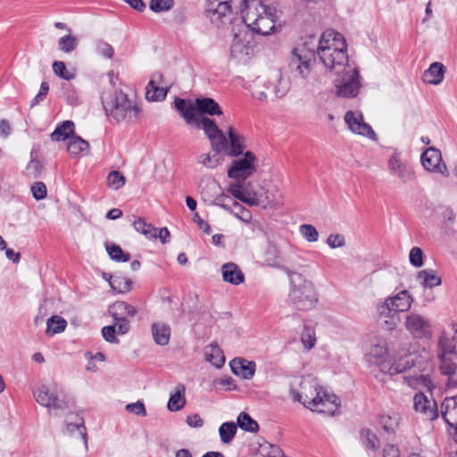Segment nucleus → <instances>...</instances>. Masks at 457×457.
<instances>
[{
	"instance_id": "f257e3e1",
	"label": "nucleus",
	"mask_w": 457,
	"mask_h": 457,
	"mask_svg": "<svg viewBox=\"0 0 457 457\" xmlns=\"http://www.w3.org/2000/svg\"><path fill=\"white\" fill-rule=\"evenodd\" d=\"M433 363L431 354L422 349L418 353H410L394 361L386 370V373L393 376L403 373L404 382L411 388L417 390L434 388L431 378Z\"/></svg>"
},
{
	"instance_id": "f03ea898",
	"label": "nucleus",
	"mask_w": 457,
	"mask_h": 457,
	"mask_svg": "<svg viewBox=\"0 0 457 457\" xmlns=\"http://www.w3.org/2000/svg\"><path fill=\"white\" fill-rule=\"evenodd\" d=\"M289 394L294 402L302 403L312 411L333 416L340 407L338 397L320 386L312 376L303 378L297 387L291 386Z\"/></svg>"
},
{
	"instance_id": "7ed1b4c3",
	"label": "nucleus",
	"mask_w": 457,
	"mask_h": 457,
	"mask_svg": "<svg viewBox=\"0 0 457 457\" xmlns=\"http://www.w3.org/2000/svg\"><path fill=\"white\" fill-rule=\"evenodd\" d=\"M242 13L245 24L260 35H270L275 29L277 11L261 0H244Z\"/></svg>"
},
{
	"instance_id": "20e7f679",
	"label": "nucleus",
	"mask_w": 457,
	"mask_h": 457,
	"mask_svg": "<svg viewBox=\"0 0 457 457\" xmlns=\"http://www.w3.org/2000/svg\"><path fill=\"white\" fill-rule=\"evenodd\" d=\"M290 283L291 288L288 294L290 304L303 312L313 309L319 301L314 284L297 272L290 275Z\"/></svg>"
},
{
	"instance_id": "39448f33",
	"label": "nucleus",
	"mask_w": 457,
	"mask_h": 457,
	"mask_svg": "<svg viewBox=\"0 0 457 457\" xmlns=\"http://www.w3.org/2000/svg\"><path fill=\"white\" fill-rule=\"evenodd\" d=\"M290 89L289 79L280 73H274L268 79H257L252 86V96L260 102L267 103L281 99Z\"/></svg>"
},
{
	"instance_id": "423d86ee",
	"label": "nucleus",
	"mask_w": 457,
	"mask_h": 457,
	"mask_svg": "<svg viewBox=\"0 0 457 457\" xmlns=\"http://www.w3.org/2000/svg\"><path fill=\"white\" fill-rule=\"evenodd\" d=\"M102 101L106 113L117 121L133 120L138 115L139 108L122 91H115L112 95L103 97Z\"/></svg>"
},
{
	"instance_id": "0eeeda50",
	"label": "nucleus",
	"mask_w": 457,
	"mask_h": 457,
	"mask_svg": "<svg viewBox=\"0 0 457 457\" xmlns=\"http://www.w3.org/2000/svg\"><path fill=\"white\" fill-rule=\"evenodd\" d=\"M36 402L47 409L50 415H57L68 408L67 403L60 396L59 389L54 383H43L34 391Z\"/></svg>"
},
{
	"instance_id": "6e6552de",
	"label": "nucleus",
	"mask_w": 457,
	"mask_h": 457,
	"mask_svg": "<svg viewBox=\"0 0 457 457\" xmlns=\"http://www.w3.org/2000/svg\"><path fill=\"white\" fill-rule=\"evenodd\" d=\"M413 303L412 295L405 289L395 295L386 297L382 304L378 306V312L381 319L391 318L390 328H395L397 312H408Z\"/></svg>"
},
{
	"instance_id": "1a4fd4ad",
	"label": "nucleus",
	"mask_w": 457,
	"mask_h": 457,
	"mask_svg": "<svg viewBox=\"0 0 457 457\" xmlns=\"http://www.w3.org/2000/svg\"><path fill=\"white\" fill-rule=\"evenodd\" d=\"M334 80L336 94L343 98H353L359 94L361 87V76L357 67L350 66L342 73L335 74Z\"/></svg>"
},
{
	"instance_id": "9d476101",
	"label": "nucleus",
	"mask_w": 457,
	"mask_h": 457,
	"mask_svg": "<svg viewBox=\"0 0 457 457\" xmlns=\"http://www.w3.org/2000/svg\"><path fill=\"white\" fill-rule=\"evenodd\" d=\"M347 51L345 39L342 34L333 29L324 31L319 40L317 54L320 58L328 60L331 54L343 56V52Z\"/></svg>"
},
{
	"instance_id": "9b49d317",
	"label": "nucleus",
	"mask_w": 457,
	"mask_h": 457,
	"mask_svg": "<svg viewBox=\"0 0 457 457\" xmlns=\"http://www.w3.org/2000/svg\"><path fill=\"white\" fill-rule=\"evenodd\" d=\"M404 328L414 338H430L433 335L431 320L417 312H409L404 318Z\"/></svg>"
},
{
	"instance_id": "f8f14e48",
	"label": "nucleus",
	"mask_w": 457,
	"mask_h": 457,
	"mask_svg": "<svg viewBox=\"0 0 457 457\" xmlns=\"http://www.w3.org/2000/svg\"><path fill=\"white\" fill-rule=\"evenodd\" d=\"M194 127L204 130L211 141L212 151H225L228 146V139L214 120L201 116Z\"/></svg>"
},
{
	"instance_id": "ddd939ff",
	"label": "nucleus",
	"mask_w": 457,
	"mask_h": 457,
	"mask_svg": "<svg viewBox=\"0 0 457 457\" xmlns=\"http://www.w3.org/2000/svg\"><path fill=\"white\" fill-rule=\"evenodd\" d=\"M256 156L250 151H247L242 158L233 161L232 165L228 170V176L236 180H245L256 171Z\"/></svg>"
},
{
	"instance_id": "4468645a",
	"label": "nucleus",
	"mask_w": 457,
	"mask_h": 457,
	"mask_svg": "<svg viewBox=\"0 0 457 457\" xmlns=\"http://www.w3.org/2000/svg\"><path fill=\"white\" fill-rule=\"evenodd\" d=\"M205 12L211 22L217 27L231 21L232 8L228 0H207Z\"/></svg>"
},
{
	"instance_id": "2eb2a0df",
	"label": "nucleus",
	"mask_w": 457,
	"mask_h": 457,
	"mask_svg": "<svg viewBox=\"0 0 457 457\" xmlns=\"http://www.w3.org/2000/svg\"><path fill=\"white\" fill-rule=\"evenodd\" d=\"M367 361L380 367V370L386 373L391 364L386 363L387 356L386 343L384 338L373 337L365 348Z\"/></svg>"
},
{
	"instance_id": "dca6fc26",
	"label": "nucleus",
	"mask_w": 457,
	"mask_h": 457,
	"mask_svg": "<svg viewBox=\"0 0 457 457\" xmlns=\"http://www.w3.org/2000/svg\"><path fill=\"white\" fill-rule=\"evenodd\" d=\"M314 50L306 49L305 46H298L293 50L290 65L302 79H307L311 74L313 62Z\"/></svg>"
},
{
	"instance_id": "f3484780",
	"label": "nucleus",
	"mask_w": 457,
	"mask_h": 457,
	"mask_svg": "<svg viewBox=\"0 0 457 457\" xmlns=\"http://www.w3.org/2000/svg\"><path fill=\"white\" fill-rule=\"evenodd\" d=\"M345 122L352 133L361 137H366L371 140H376V133L372 128L364 121L361 112L348 111L344 117Z\"/></svg>"
},
{
	"instance_id": "a211bd4d",
	"label": "nucleus",
	"mask_w": 457,
	"mask_h": 457,
	"mask_svg": "<svg viewBox=\"0 0 457 457\" xmlns=\"http://www.w3.org/2000/svg\"><path fill=\"white\" fill-rule=\"evenodd\" d=\"M247 32L238 30L233 32V39L230 46V55L238 62H246L253 54V46L247 40Z\"/></svg>"
},
{
	"instance_id": "6ab92c4d",
	"label": "nucleus",
	"mask_w": 457,
	"mask_h": 457,
	"mask_svg": "<svg viewBox=\"0 0 457 457\" xmlns=\"http://www.w3.org/2000/svg\"><path fill=\"white\" fill-rule=\"evenodd\" d=\"M388 170L390 173L397 177L401 182L407 184L415 179L412 168L395 153L388 160Z\"/></svg>"
},
{
	"instance_id": "aec40b11",
	"label": "nucleus",
	"mask_w": 457,
	"mask_h": 457,
	"mask_svg": "<svg viewBox=\"0 0 457 457\" xmlns=\"http://www.w3.org/2000/svg\"><path fill=\"white\" fill-rule=\"evenodd\" d=\"M421 162L427 170L448 176L447 167L442 162L441 152L438 149L435 147L428 148L421 155Z\"/></svg>"
},
{
	"instance_id": "412c9836",
	"label": "nucleus",
	"mask_w": 457,
	"mask_h": 457,
	"mask_svg": "<svg viewBox=\"0 0 457 457\" xmlns=\"http://www.w3.org/2000/svg\"><path fill=\"white\" fill-rule=\"evenodd\" d=\"M244 181L245 180H237L235 183H230L227 188V192L236 199L250 206L261 205L262 201L258 197V195L246 190Z\"/></svg>"
},
{
	"instance_id": "4be33fe9",
	"label": "nucleus",
	"mask_w": 457,
	"mask_h": 457,
	"mask_svg": "<svg viewBox=\"0 0 457 457\" xmlns=\"http://www.w3.org/2000/svg\"><path fill=\"white\" fill-rule=\"evenodd\" d=\"M413 408L426 420H433L437 418L436 403L428 399L423 393H417L413 397Z\"/></svg>"
},
{
	"instance_id": "5701e85b",
	"label": "nucleus",
	"mask_w": 457,
	"mask_h": 457,
	"mask_svg": "<svg viewBox=\"0 0 457 457\" xmlns=\"http://www.w3.org/2000/svg\"><path fill=\"white\" fill-rule=\"evenodd\" d=\"M163 76L161 73H154L146 87L145 97L148 101L157 102L165 99L169 88L162 86Z\"/></svg>"
},
{
	"instance_id": "b1692460",
	"label": "nucleus",
	"mask_w": 457,
	"mask_h": 457,
	"mask_svg": "<svg viewBox=\"0 0 457 457\" xmlns=\"http://www.w3.org/2000/svg\"><path fill=\"white\" fill-rule=\"evenodd\" d=\"M175 107L188 125L195 126L201 115L198 114L196 105L181 98L175 99Z\"/></svg>"
},
{
	"instance_id": "393cba45",
	"label": "nucleus",
	"mask_w": 457,
	"mask_h": 457,
	"mask_svg": "<svg viewBox=\"0 0 457 457\" xmlns=\"http://www.w3.org/2000/svg\"><path fill=\"white\" fill-rule=\"evenodd\" d=\"M255 363L243 358H235L230 361V368L236 376L243 379H251L255 373Z\"/></svg>"
},
{
	"instance_id": "a878e982",
	"label": "nucleus",
	"mask_w": 457,
	"mask_h": 457,
	"mask_svg": "<svg viewBox=\"0 0 457 457\" xmlns=\"http://www.w3.org/2000/svg\"><path fill=\"white\" fill-rule=\"evenodd\" d=\"M320 62L325 68L333 74L342 73L345 69L350 67L347 51L343 52V56L331 54L330 58L328 60L321 59Z\"/></svg>"
},
{
	"instance_id": "bb28decb",
	"label": "nucleus",
	"mask_w": 457,
	"mask_h": 457,
	"mask_svg": "<svg viewBox=\"0 0 457 457\" xmlns=\"http://www.w3.org/2000/svg\"><path fill=\"white\" fill-rule=\"evenodd\" d=\"M441 413L452 428L457 427V395L446 397L441 404Z\"/></svg>"
},
{
	"instance_id": "cd10ccee",
	"label": "nucleus",
	"mask_w": 457,
	"mask_h": 457,
	"mask_svg": "<svg viewBox=\"0 0 457 457\" xmlns=\"http://www.w3.org/2000/svg\"><path fill=\"white\" fill-rule=\"evenodd\" d=\"M151 333L154 343L158 345H167L170 339V326L163 321H156L151 326Z\"/></svg>"
},
{
	"instance_id": "c85d7f7f",
	"label": "nucleus",
	"mask_w": 457,
	"mask_h": 457,
	"mask_svg": "<svg viewBox=\"0 0 457 457\" xmlns=\"http://www.w3.org/2000/svg\"><path fill=\"white\" fill-rule=\"evenodd\" d=\"M401 420L402 417L398 412L392 411L379 415L378 423L385 433L394 435L399 428Z\"/></svg>"
},
{
	"instance_id": "c756f323",
	"label": "nucleus",
	"mask_w": 457,
	"mask_h": 457,
	"mask_svg": "<svg viewBox=\"0 0 457 457\" xmlns=\"http://www.w3.org/2000/svg\"><path fill=\"white\" fill-rule=\"evenodd\" d=\"M223 280L232 285H239L244 282L245 276L240 268L234 262H227L221 267Z\"/></svg>"
},
{
	"instance_id": "7c9ffc66",
	"label": "nucleus",
	"mask_w": 457,
	"mask_h": 457,
	"mask_svg": "<svg viewBox=\"0 0 457 457\" xmlns=\"http://www.w3.org/2000/svg\"><path fill=\"white\" fill-rule=\"evenodd\" d=\"M196 110L198 114H207L210 116H221L223 114L219 104L212 98L203 97L195 99Z\"/></svg>"
},
{
	"instance_id": "2f4dec72",
	"label": "nucleus",
	"mask_w": 457,
	"mask_h": 457,
	"mask_svg": "<svg viewBox=\"0 0 457 457\" xmlns=\"http://www.w3.org/2000/svg\"><path fill=\"white\" fill-rule=\"evenodd\" d=\"M445 69L441 62H433L423 73L424 82L431 85L440 84L445 77Z\"/></svg>"
},
{
	"instance_id": "473e14b6",
	"label": "nucleus",
	"mask_w": 457,
	"mask_h": 457,
	"mask_svg": "<svg viewBox=\"0 0 457 457\" xmlns=\"http://www.w3.org/2000/svg\"><path fill=\"white\" fill-rule=\"evenodd\" d=\"M186 387L179 384L175 387L174 393L170 394L167 408L170 411H178L186 405Z\"/></svg>"
},
{
	"instance_id": "72a5a7b5",
	"label": "nucleus",
	"mask_w": 457,
	"mask_h": 457,
	"mask_svg": "<svg viewBox=\"0 0 457 457\" xmlns=\"http://www.w3.org/2000/svg\"><path fill=\"white\" fill-rule=\"evenodd\" d=\"M220 187L215 180H208L200 184V195L202 200L209 205H212L214 197L220 191Z\"/></svg>"
},
{
	"instance_id": "f704fd0d",
	"label": "nucleus",
	"mask_w": 457,
	"mask_h": 457,
	"mask_svg": "<svg viewBox=\"0 0 457 457\" xmlns=\"http://www.w3.org/2000/svg\"><path fill=\"white\" fill-rule=\"evenodd\" d=\"M109 312L114 320L128 319L133 317L136 310L125 302H116L109 308Z\"/></svg>"
},
{
	"instance_id": "c9c22d12",
	"label": "nucleus",
	"mask_w": 457,
	"mask_h": 457,
	"mask_svg": "<svg viewBox=\"0 0 457 457\" xmlns=\"http://www.w3.org/2000/svg\"><path fill=\"white\" fill-rule=\"evenodd\" d=\"M227 139L229 141V147L228 145L225 149L228 151V154L230 156H239L243 153L244 149L242 137L236 134L233 128L229 127Z\"/></svg>"
},
{
	"instance_id": "e433bc0d",
	"label": "nucleus",
	"mask_w": 457,
	"mask_h": 457,
	"mask_svg": "<svg viewBox=\"0 0 457 457\" xmlns=\"http://www.w3.org/2000/svg\"><path fill=\"white\" fill-rule=\"evenodd\" d=\"M64 433L80 438L87 445V430L81 418L77 417L75 421L67 422Z\"/></svg>"
},
{
	"instance_id": "4c0bfd02",
	"label": "nucleus",
	"mask_w": 457,
	"mask_h": 457,
	"mask_svg": "<svg viewBox=\"0 0 457 457\" xmlns=\"http://www.w3.org/2000/svg\"><path fill=\"white\" fill-rule=\"evenodd\" d=\"M205 360L216 368L222 367L225 362V357L222 351L215 344H211L206 347Z\"/></svg>"
},
{
	"instance_id": "58836bf2",
	"label": "nucleus",
	"mask_w": 457,
	"mask_h": 457,
	"mask_svg": "<svg viewBox=\"0 0 457 457\" xmlns=\"http://www.w3.org/2000/svg\"><path fill=\"white\" fill-rule=\"evenodd\" d=\"M89 143L80 137H73L67 145V151L72 156L87 154L89 151Z\"/></svg>"
},
{
	"instance_id": "ea45409f",
	"label": "nucleus",
	"mask_w": 457,
	"mask_h": 457,
	"mask_svg": "<svg viewBox=\"0 0 457 457\" xmlns=\"http://www.w3.org/2000/svg\"><path fill=\"white\" fill-rule=\"evenodd\" d=\"M258 197L262 201L261 204H263V207L278 206L282 204L283 195L279 192L277 186L268 189L264 197L262 195H258Z\"/></svg>"
},
{
	"instance_id": "a19ab883",
	"label": "nucleus",
	"mask_w": 457,
	"mask_h": 457,
	"mask_svg": "<svg viewBox=\"0 0 457 457\" xmlns=\"http://www.w3.org/2000/svg\"><path fill=\"white\" fill-rule=\"evenodd\" d=\"M220 152L221 151H213L212 154H201L196 158L197 163L209 170L215 169L220 164Z\"/></svg>"
},
{
	"instance_id": "79ce46f5",
	"label": "nucleus",
	"mask_w": 457,
	"mask_h": 457,
	"mask_svg": "<svg viewBox=\"0 0 457 457\" xmlns=\"http://www.w3.org/2000/svg\"><path fill=\"white\" fill-rule=\"evenodd\" d=\"M74 133V123L71 120L62 122L51 134L54 141H63Z\"/></svg>"
},
{
	"instance_id": "37998d69",
	"label": "nucleus",
	"mask_w": 457,
	"mask_h": 457,
	"mask_svg": "<svg viewBox=\"0 0 457 457\" xmlns=\"http://www.w3.org/2000/svg\"><path fill=\"white\" fill-rule=\"evenodd\" d=\"M67 321L58 315H54L46 321V331L48 336H54L65 330Z\"/></svg>"
},
{
	"instance_id": "c03bdc74",
	"label": "nucleus",
	"mask_w": 457,
	"mask_h": 457,
	"mask_svg": "<svg viewBox=\"0 0 457 457\" xmlns=\"http://www.w3.org/2000/svg\"><path fill=\"white\" fill-rule=\"evenodd\" d=\"M419 278H423L422 285L425 287L432 288L440 286L442 279L433 270H423L418 273Z\"/></svg>"
},
{
	"instance_id": "a18cd8bd",
	"label": "nucleus",
	"mask_w": 457,
	"mask_h": 457,
	"mask_svg": "<svg viewBox=\"0 0 457 457\" xmlns=\"http://www.w3.org/2000/svg\"><path fill=\"white\" fill-rule=\"evenodd\" d=\"M228 212L245 223H250L252 220L251 212L237 201H232Z\"/></svg>"
},
{
	"instance_id": "49530a36",
	"label": "nucleus",
	"mask_w": 457,
	"mask_h": 457,
	"mask_svg": "<svg viewBox=\"0 0 457 457\" xmlns=\"http://www.w3.org/2000/svg\"><path fill=\"white\" fill-rule=\"evenodd\" d=\"M237 425L234 422H224L219 428V434L220 436V440L224 444H229L236 433H237Z\"/></svg>"
},
{
	"instance_id": "de8ad7c7",
	"label": "nucleus",
	"mask_w": 457,
	"mask_h": 457,
	"mask_svg": "<svg viewBox=\"0 0 457 457\" xmlns=\"http://www.w3.org/2000/svg\"><path fill=\"white\" fill-rule=\"evenodd\" d=\"M237 425L241 429L248 432H257L259 429L257 421L252 419L250 415L245 412L239 413L237 417Z\"/></svg>"
},
{
	"instance_id": "09e8293b",
	"label": "nucleus",
	"mask_w": 457,
	"mask_h": 457,
	"mask_svg": "<svg viewBox=\"0 0 457 457\" xmlns=\"http://www.w3.org/2000/svg\"><path fill=\"white\" fill-rule=\"evenodd\" d=\"M105 248L110 258L113 261L125 262L129 260V254L123 252L118 245L106 243Z\"/></svg>"
},
{
	"instance_id": "8fccbe9b",
	"label": "nucleus",
	"mask_w": 457,
	"mask_h": 457,
	"mask_svg": "<svg viewBox=\"0 0 457 457\" xmlns=\"http://www.w3.org/2000/svg\"><path fill=\"white\" fill-rule=\"evenodd\" d=\"M361 437L364 445L368 449L377 450L379 446V440L377 435L369 428H364L361 431Z\"/></svg>"
},
{
	"instance_id": "3c124183",
	"label": "nucleus",
	"mask_w": 457,
	"mask_h": 457,
	"mask_svg": "<svg viewBox=\"0 0 457 457\" xmlns=\"http://www.w3.org/2000/svg\"><path fill=\"white\" fill-rule=\"evenodd\" d=\"M259 453L262 457H284V453L279 446L267 442L260 445Z\"/></svg>"
},
{
	"instance_id": "603ef678",
	"label": "nucleus",
	"mask_w": 457,
	"mask_h": 457,
	"mask_svg": "<svg viewBox=\"0 0 457 457\" xmlns=\"http://www.w3.org/2000/svg\"><path fill=\"white\" fill-rule=\"evenodd\" d=\"M125 177L118 170L111 171L107 176V185L113 190H118L125 185Z\"/></svg>"
},
{
	"instance_id": "864d4df0",
	"label": "nucleus",
	"mask_w": 457,
	"mask_h": 457,
	"mask_svg": "<svg viewBox=\"0 0 457 457\" xmlns=\"http://www.w3.org/2000/svg\"><path fill=\"white\" fill-rule=\"evenodd\" d=\"M301 235L311 243L317 242L319 239V232L314 226L311 224H303L299 227Z\"/></svg>"
},
{
	"instance_id": "5fc2aeb1",
	"label": "nucleus",
	"mask_w": 457,
	"mask_h": 457,
	"mask_svg": "<svg viewBox=\"0 0 457 457\" xmlns=\"http://www.w3.org/2000/svg\"><path fill=\"white\" fill-rule=\"evenodd\" d=\"M440 360V370L444 375L451 377L456 373L457 365L450 358L446 357L445 354H441Z\"/></svg>"
},
{
	"instance_id": "6e6d98bb",
	"label": "nucleus",
	"mask_w": 457,
	"mask_h": 457,
	"mask_svg": "<svg viewBox=\"0 0 457 457\" xmlns=\"http://www.w3.org/2000/svg\"><path fill=\"white\" fill-rule=\"evenodd\" d=\"M173 0H151L149 8L154 12H168L173 6Z\"/></svg>"
},
{
	"instance_id": "4d7b16f0",
	"label": "nucleus",
	"mask_w": 457,
	"mask_h": 457,
	"mask_svg": "<svg viewBox=\"0 0 457 457\" xmlns=\"http://www.w3.org/2000/svg\"><path fill=\"white\" fill-rule=\"evenodd\" d=\"M58 46L61 51L71 53L77 47V39L71 35H66L59 39Z\"/></svg>"
},
{
	"instance_id": "13d9d810",
	"label": "nucleus",
	"mask_w": 457,
	"mask_h": 457,
	"mask_svg": "<svg viewBox=\"0 0 457 457\" xmlns=\"http://www.w3.org/2000/svg\"><path fill=\"white\" fill-rule=\"evenodd\" d=\"M53 71L55 75L66 80H70L74 77V75L66 69L65 63L61 61H56L53 63Z\"/></svg>"
},
{
	"instance_id": "bf43d9fd",
	"label": "nucleus",
	"mask_w": 457,
	"mask_h": 457,
	"mask_svg": "<svg viewBox=\"0 0 457 457\" xmlns=\"http://www.w3.org/2000/svg\"><path fill=\"white\" fill-rule=\"evenodd\" d=\"M232 201L233 200H231L230 197L224 194L220 189V193H218L216 197H214V201H212V205L219 206L227 212L230 209Z\"/></svg>"
},
{
	"instance_id": "052dcab7",
	"label": "nucleus",
	"mask_w": 457,
	"mask_h": 457,
	"mask_svg": "<svg viewBox=\"0 0 457 457\" xmlns=\"http://www.w3.org/2000/svg\"><path fill=\"white\" fill-rule=\"evenodd\" d=\"M438 345H439L440 349L443 352L442 354L446 355L447 353H457L456 345L449 343L448 338L445 332L441 334L439 340H438Z\"/></svg>"
},
{
	"instance_id": "680f3d73",
	"label": "nucleus",
	"mask_w": 457,
	"mask_h": 457,
	"mask_svg": "<svg viewBox=\"0 0 457 457\" xmlns=\"http://www.w3.org/2000/svg\"><path fill=\"white\" fill-rule=\"evenodd\" d=\"M301 340L305 348L308 350L312 349L316 343L314 333L309 328H304L302 333Z\"/></svg>"
},
{
	"instance_id": "e2e57ef3",
	"label": "nucleus",
	"mask_w": 457,
	"mask_h": 457,
	"mask_svg": "<svg viewBox=\"0 0 457 457\" xmlns=\"http://www.w3.org/2000/svg\"><path fill=\"white\" fill-rule=\"evenodd\" d=\"M96 48L97 54H101L105 58H112L114 53L112 46L110 44L102 40L96 43Z\"/></svg>"
},
{
	"instance_id": "0e129e2a",
	"label": "nucleus",
	"mask_w": 457,
	"mask_h": 457,
	"mask_svg": "<svg viewBox=\"0 0 457 457\" xmlns=\"http://www.w3.org/2000/svg\"><path fill=\"white\" fill-rule=\"evenodd\" d=\"M410 262L415 267H421L423 265V253L419 247H413L410 252Z\"/></svg>"
},
{
	"instance_id": "69168bd1",
	"label": "nucleus",
	"mask_w": 457,
	"mask_h": 457,
	"mask_svg": "<svg viewBox=\"0 0 457 457\" xmlns=\"http://www.w3.org/2000/svg\"><path fill=\"white\" fill-rule=\"evenodd\" d=\"M110 286L114 291L118 293L125 292L129 288V285L127 281L123 282V278H113L112 276H110Z\"/></svg>"
},
{
	"instance_id": "338daca9",
	"label": "nucleus",
	"mask_w": 457,
	"mask_h": 457,
	"mask_svg": "<svg viewBox=\"0 0 457 457\" xmlns=\"http://www.w3.org/2000/svg\"><path fill=\"white\" fill-rule=\"evenodd\" d=\"M327 244L333 249L343 247L345 245V239L343 235L330 234L327 238Z\"/></svg>"
},
{
	"instance_id": "774afa93",
	"label": "nucleus",
	"mask_w": 457,
	"mask_h": 457,
	"mask_svg": "<svg viewBox=\"0 0 457 457\" xmlns=\"http://www.w3.org/2000/svg\"><path fill=\"white\" fill-rule=\"evenodd\" d=\"M31 192L37 200H42L46 196L47 190L43 182H36L31 187Z\"/></svg>"
}]
</instances>
